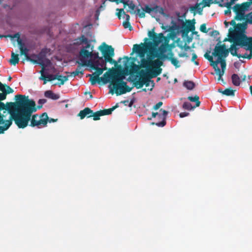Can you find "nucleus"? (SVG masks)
<instances>
[{
    "label": "nucleus",
    "instance_id": "obj_1",
    "mask_svg": "<svg viewBox=\"0 0 252 252\" xmlns=\"http://www.w3.org/2000/svg\"><path fill=\"white\" fill-rule=\"evenodd\" d=\"M125 65V70L118 72L117 71L113 81H111L109 87L112 94L115 93L117 95L130 92L132 87L127 85L126 82L124 81L125 76L128 74L129 65Z\"/></svg>",
    "mask_w": 252,
    "mask_h": 252
},
{
    "label": "nucleus",
    "instance_id": "obj_2",
    "mask_svg": "<svg viewBox=\"0 0 252 252\" xmlns=\"http://www.w3.org/2000/svg\"><path fill=\"white\" fill-rule=\"evenodd\" d=\"M8 113L10 114L9 119L7 120L4 119V123L0 125V134L4 133V131L10 127L13 120L19 128H24L28 126L31 114L14 113L11 108L8 109Z\"/></svg>",
    "mask_w": 252,
    "mask_h": 252
},
{
    "label": "nucleus",
    "instance_id": "obj_3",
    "mask_svg": "<svg viewBox=\"0 0 252 252\" xmlns=\"http://www.w3.org/2000/svg\"><path fill=\"white\" fill-rule=\"evenodd\" d=\"M247 20L245 22L238 24L234 29L230 28L228 40L236 45H245V41L250 39V37H248L244 33L247 28ZM226 40L227 39L225 38L224 41Z\"/></svg>",
    "mask_w": 252,
    "mask_h": 252
},
{
    "label": "nucleus",
    "instance_id": "obj_4",
    "mask_svg": "<svg viewBox=\"0 0 252 252\" xmlns=\"http://www.w3.org/2000/svg\"><path fill=\"white\" fill-rule=\"evenodd\" d=\"M99 50L102 53L103 57H101L99 59L96 61H89V63L91 64L101 67L106 66V63H109L111 64H114L117 66V62L112 59L114 56V49L111 46L106 44L103 42L101 46L99 47Z\"/></svg>",
    "mask_w": 252,
    "mask_h": 252
},
{
    "label": "nucleus",
    "instance_id": "obj_5",
    "mask_svg": "<svg viewBox=\"0 0 252 252\" xmlns=\"http://www.w3.org/2000/svg\"><path fill=\"white\" fill-rule=\"evenodd\" d=\"M153 59L151 55L147 59L142 58L140 65L142 68H147V73L151 72V77H156L161 73L162 68L160 66L162 65L163 63L159 59L155 60H153Z\"/></svg>",
    "mask_w": 252,
    "mask_h": 252
},
{
    "label": "nucleus",
    "instance_id": "obj_6",
    "mask_svg": "<svg viewBox=\"0 0 252 252\" xmlns=\"http://www.w3.org/2000/svg\"><path fill=\"white\" fill-rule=\"evenodd\" d=\"M148 40V38H145L144 40L145 41L144 43H142L141 45L135 44L133 46L135 52L138 53L141 58H143L145 53L147 52H149L150 55H151V52H153V50H155L153 41H149L147 42Z\"/></svg>",
    "mask_w": 252,
    "mask_h": 252
},
{
    "label": "nucleus",
    "instance_id": "obj_7",
    "mask_svg": "<svg viewBox=\"0 0 252 252\" xmlns=\"http://www.w3.org/2000/svg\"><path fill=\"white\" fill-rule=\"evenodd\" d=\"M148 36L150 39L153 40L154 46H158L160 43L161 44L169 46V38L168 37L164 36L163 33L157 34L155 32V28L151 31L148 32Z\"/></svg>",
    "mask_w": 252,
    "mask_h": 252
},
{
    "label": "nucleus",
    "instance_id": "obj_8",
    "mask_svg": "<svg viewBox=\"0 0 252 252\" xmlns=\"http://www.w3.org/2000/svg\"><path fill=\"white\" fill-rule=\"evenodd\" d=\"M48 120V116L46 113H43L40 117L37 114L32 115L31 118L30 126L32 127L37 126L39 128L41 126H46Z\"/></svg>",
    "mask_w": 252,
    "mask_h": 252
},
{
    "label": "nucleus",
    "instance_id": "obj_9",
    "mask_svg": "<svg viewBox=\"0 0 252 252\" xmlns=\"http://www.w3.org/2000/svg\"><path fill=\"white\" fill-rule=\"evenodd\" d=\"M224 59H217L215 61V63L212 64V66L215 69L216 74L219 75L218 80H221L223 83H225L223 79L221 78V77L223 75L226 68V63Z\"/></svg>",
    "mask_w": 252,
    "mask_h": 252
},
{
    "label": "nucleus",
    "instance_id": "obj_10",
    "mask_svg": "<svg viewBox=\"0 0 252 252\" xmlns=\"http://www.w3.org/2000/svg\"><path fill=\"white\" fill-rule=\"evenodd\" d=\"M93 48L94 47L92 46L90 52L87 50V48H85V47L82 48L80 51L79 54L80 61H76V63L82 66L87 65L88 64L87 59L92 57Z\"/></svg>",
    "mask_w": 252,
    "mask_h": 252
},
{
    "label": "nucleus",
    "instance_id": "obj_11",
    "mask_svg": "<svg viewBox=\"0 0 252 252\" xmlns=\"http://www.w3.org/2000/svg\"><path fill=\"white\" fill-rule=\"evenodd\" d=\"M220 43V41L215 46L212 55L214 57H217L218 59L225 58L228 55L229 51L226 48L224 44L219 45Z\"/></svg>",
    "mask_w": 252,
    "mask_h": 252
},
{
    "label": "nucleus",
    "instance_id": "obj_12",
    "mask_svg": "<svg viewBox=\"0 0 252 252\" xmlns=\"http://www.w3.org/2000/svg\"><path fill=\"white\" fill-rule=\"evenodd\" d=\"M169 48V46L161 44L158 48L159 53H158V52H154V50H153V52H151V56L152 57V59H154L156 57H158L160 59H165V58H168V56L165 55V53L167 51Z\"/></svg>",
    "mask_w": 252,
    "mask_h": 252
},
{
    "label": "nucleus",
    "instance_id": "obj_13",
    "mask_svg": "<svg viewBox=\"0 0 252 252\" xmlns=\"http://www.w3.org/2000/svg\"><path fill=\"white\" fill-rule=\"evenodd\" d=\"M116 72L117 70L114 68H109V70L103 74V77H100L102 83L106 84L109 82L110 83L111 81H113Z\"/></svg>",
    "mask_w": 252,
    "mask_h": 252
},
{
    "label": "nucleus",
    "instance_id": "obj_14",
    "mask_svg": "<svg viewBox=\"0 0 252 252\" xmlns=\"http://www.w3.org/2000/svg\"><path fill=\"white\" fill-rule=\"evenodd\" d=\"M32 56L37 58V60L31 59L30 62L33 63L39 64L41 66L42 69H45L47 66L51 63V61L49 59H46L44 60L42 57L36 55H32Z\"/></svg>",
    "mask_w": 252,
    "mask_h": 252
},
{
    "label": "nucleus",
    "instance_id": "obj_15",
    "mask_svg": "<svg viewBox=\"0 0 252 252\" xmlns=\"http://www.w3.org/2000/svg\"><path fill=\"white\" fill-rule=\"evenodd\" d=\"M69 76V75L62 76L61 75H59V74H49L47 76V81H51L52 80L57 79L60 81V85H63L64 82L68 80Z\"/></svg>",
    "mask_w": 252,
    "mask_h": 252
},
{
    "label": "nucleus",
    "instance_id": "obj_16",
    "mask_svg": "<svg viewBox=\"0 0 252 252\" xmlns=\"http://www.w3.org/2000/svg\"><path fill=\"white\" fill-rule=\"evenodd\" d=\"M124 59L126 60V62L125 64H126L129 60L131 59V58H129L127 56H126L124 57ZM132 60L133 61L130 64V68L128 70L129 74H132L133 73H139L140 75L141 74L140 73L142 72L143 71H141L140 72H139V69L141 68V66L140 65H137L134 63V62L135 61V59L134 58H132Z\"/></svg>",
    "mask_w": 252,
    "mask_h": 252
},
{
    "label": "nucleus",
    "instance_id": "obj_17",
    "mask_svg": "<svg viewBox=\"0 0 252 252\" xmlns=\"http://www.w3.org/2000/svg\"><path fill=\"white\" fill-rule=\"evenodd\" d=\"M159 7L156 6L154 7H150L149 5H146L144 8L143 9L142 11H141L140 9L137 8L136 9V14L139 16V17L141 18H144L145 17V12L148 13H150L153 11H157V9Z\"/></svg>",
    "mask_w": 252,
    "mask_h": 252
},
{
    "label": "nucleus",
    "instance_id": "obj_18",
    "mask_svg": "<svg viewBox=\"0 0 252 252\" xmlns=\"http://www.w3.org/2000/svg\"><path fill=\"white\" fill-rule=\"evenodd\" d=\"M233 9L236 14L235 16V19L237 21H241L245 19V12L239 4H236L233 7Z\"/></svg>",
    "mask_w": 252,
    "mask_h": 252
},
{
    "label": "nucleus",
    "instance_id": "obj_19",
    "mask_svg": "<svg viewBox=\"0 0 252 252\" xmlns=\"http://www.w3.org/2000/svg\"><path fill=\"white\" fill-rule=\"evenodd\" d=\"M83 43L86 44L85 48H89L91 44L89 43L88 39L84 35H82L80 37L76 38L73 41V45H80Z\"/></svg>",
    "mask_w": 252,
    "mask_h": 252
},
{
    "label": "nucleus",
    "instance_id": "obj_20",
    "mask_svg": "<svg viewBox=\"0 0 252 252\" xmlns=\"http://www.w3.org/2000/svg\"><path fill=\"white\" fill-rule=\"evenodd\" d=\"M151 72L147 73V74L143 73L142 74H140V76L143 81V84L146 87H148L151 82L154 84V81L151 80V79L153 77H151Z\"/></svg>",
    "mask_w": 252,
    "mask_h": 252
},
{
    "label": "nucleus",
    "instance_id": "obj_21",
    "mask_svg": "<svg viewBox=\"0 0 252 252\" xmlns=\"http://www.w3.org/2000/svg\"><path fill=\"white\" fill-rule=\"evenodd\" d=\"M92 114H93V110L89 107H86L83 110L80 111L78 114V116L80 117V119L82 120L84 119L85 117L91 118Z\"/></svg>",
    "mask_w": 252,
    "mask_h": 252
},
{
    "label": "nucleus",
    "instance_id": "obj_22",
    "mask_svg": "<svg viewBox=\"0 0 252 252\" xmlns=\"http://www.w3.org/2000/svg\"><path fill=\"white\" fill-rule=\"evenodd\" d=\"M246 43L245 45H240L241 47H247V49L250 51V55H248L247 54L243 55L246 57L245 59H251L252 57V37H250V39L247 41H245Z\"/></svg>",
    "mask_w": 252,
    "mask_h": 252
},
{
    "label": "nucleus",
    "instance_id": "obj_23",
    "mask_svg": "<svg viewBox=\"0 0 252 252\" xmlns=\"http://www.w3.org/2000/svg\"><path fill=\"white\" fill-rule=\"evenodd\" d=\"M29 100L33 101V102L34 103V107H33V110H33V111H32V112L31 113V114L30 115V120L31 116H32V114L33 113L36 112L37 109H41L42 107L43 104L46 102V100L45 99H40L38 101V105L37 106V107H36L35 102V101L33 100L30 99H29Z\"/></svg>",
    "mask_w": 252,
    "mask_h": 252
},
{
    "label": "nucleus",
    "instance_id": "obj_24",
    "mask_svg": "<svg viewBox=\"0 0 252 252\" xmlns=\"http://www.w3.org/2000/svg\"><path fill=\"white\" fill-rule=\"evenodd\" d=\"M194 22L193 24H190L189 26H187L185 24H184L183 26V30L182 33L183 34H187L189 31H192L195 29L194 26V21L195 20H193Z\"/></svg>",
    "mask_w": 252,
    "mask_h": 252
},
{
    "label": "nucleus",
    "instance_id": "obj_25",
    "mask_svg": "<svg viewBox=\"0 0 252 252\" xmlns=\"http://www.w3.org/2000/svg\"><path fill=\"white\" fill-rule=\"evenodd\" d=\"M90 64L91 67L94 69L95 70V72L94 73V74L96 75L98 77H99V75H101L103 73V72L107 69V67L105 66V67H99L98 66H95L94 65Z\"/></svg>",
    "mask_w": 252,
    "mask_h": 252
},
{
    "label": "nucleus",
    "instance_id": "obj_26",
    "mask_svg": "<svg viewBox=\"0 0 252 252\" xmlns=\"http://www.w3.org/2000/svg\"><path fill=\"white\" fill-rule=\"evenodd\" d=\"M235 45H236L233 43V45H231V47L229 48V51L231 54L233 56L237 57L238 58H243L244 59H245L246 57L245 56H243L237 53V50L238 49L236 47Z\"/></svg>",
    "mask_w": 252,
    "mask_h": 252
},
{
    "label": "nucleus",
    "instance_id": "obj_27",
    "mask_svg": "<svg viewBox=\"0 0 252 252\" xmlns=\"http://www.w3.org/2000/svg\"><path fill=\"white\" fill-rule=\"evenodd\" d=\"M218 92L226 96H234L235 90H232L231 88H229L225 89L224 91L221 89H219Z\"/></svg>",
    "mask_w": 252,
    "mask_h": 252
},
{
    "label": "nucleus",
    "instance_id": "obj_28",
    "mask_svg": "<svg viewBox=\"0 0 252 252\" xmlns=\"http://www.w3.org/2000/svg\"><path fill=\"white\" fill-rule=\"evenodd\" d=\"M44 95L47 98H51L53 100H57L59 98L60 96L58 94L54 93L51 91H47L44 93Z\"/></svg>",
    "mask_w": 252,
    "mask_h": 252
},
{
    "label": "nucleus",
    "instance_id": "obj_29",
    "mask_svg": "<svg viewBox=\"0 0 252 252\" xmlns=\"http://www.w3.org/2000/svg\"><path fill=\"white\" fill-rule=\"evenodd\" d=\"M11 58L9 61V62L12 65H15L19 62V55L15 54L13 52L11 53Z\"/></svg>",
    "mask_w": 252,
    "mask_h": 252
},
{
    "label": "nucleus",
    "instance_id": "obj_30",
    "mask_svg": "<svg viewBox=\"0 0 252 252\" xmlns=\"http://www.w3.org/2000/svg\"><path fill=\"white\" fill-rule=\"evenodd\" d=\"M160 112H161V113L158 114V119L161 120V122H163V120H164V122H166V120L168 114V112L162 109H160Z\"/></svg>",
    "mask_w": 252,
    "mask_h": 252
},
{
    "label": "nucleus",
    "instance_id": "obj_31",
    "mask_svg": "<svg viewBox=\"0 0 252 252\" xmlns=\"http://www.w3.org/2000/svg\"><path fill=\"white\" fill-rule=\"evenodd\" d=\"M20 50L21 55H24L28 61H30L32 58L28 55L29 50L27 47L24 46L22 48H20Z\"/></svg>",
    "mask_w": 252,
    "mask_h": 252
},
{
    "label": "nucleus",
    "instance_id": "obj_32",
    "mask_svg": "<svg viewBox=\"0 0 252 252\" xmlns=\"http://www.w3.org/2000/svg\"><path fill=\"white\" fill-rule=\"evenodd\" d=\"M232 82L234 85L236 86H239L241 83L240 79L239 76L236 74H233L231 76Z\"/></svg>",
    "mask_w": 252,
    "mask_h": 252
},
{
    "label": "nucleus",
    "instance_id": "obj_33",
    "mask_svg": "<svg viewBox=\"0 0 252 252\" xmlns=\"http://www.w3.org/2000/svg\"><path fill=\"white\" fill-rule=\"evenodd\" d=\"M129 81H132L133 87L137 89H140L144 85L141 76L138 80H130Z\"/></svg>",
    "mask_w": 252,
    "mask_h": 252
},
{
    "label": "nucleus",
    "instance_id": "obj_34",
    "mask_svg": "<svg viewBox=\"0 0 252 252\" xmlns=\"http://www.w3.org/2000/svg\"><path fill=\"white\" fill-rule=\"evenodd\" d=\"M188 99L190 101L195 102L196 104H195V106H196V107H199L200 106V101L199 100V97L198 95H195L193 97L191 96H189L188 97Z\"/></svg>",
    "mask_w": 252,
    "mask_h": 252
},
{
    "label": "nucleus",
    "instance_id": "obj_35",
    "mask_svg": "<svg viewBox=\"0 0 252 252\" xmlns=\"http://www.w3.org/2000/svg\"><path fill=\"white\" fill-rule=\"evenodd\" d=\"M118 107V105L113 106L112 108L109 109H105L103 110H101V112H102V116L107 115L111 114L113 111H114L116 108Z\"/></svg>",
    "mask_w": 252,
    "mask_h": 252
},
{
    "label": "nucleus",
    "instance_id": "obj_36",
    "mask_svg": "<svg viewBox=\"0 0 252 252\" xmlns=\"http://www.w3.org/2000/svg\"><path fill=\"white\" fill-rule=\"evenodd\" d=\"M183 85L184 87L189 90H192L195 87V84L191 81H185Z\"/></svg>",
    "mask_w": 252,
    "mask_h": 252
},
{
    "label": "nucleus",
    "instance_id": "obj_37",
    "mask_svg": "<svg viewBox=\"0 0 252 252\" xmlns=\"http://www.w3.org/2000/svg\"><path fill=\"white\" fill-rule=\"evenodd\" d=\"M90 81L92 85H94L96 83L99 84L101 82V80L100 77L94 75L92 78H90Z\"/></svg>",
    "mask_w": 252,
    "mask_h": 252
},
{
    "label": "nucleus",
    "instance_id": "obj_38",
    "mask_svg": "<svg viewBox=\"0 0 252 252\" xmlns=\"http://www.w3.org/2000/svg\"><path fill=\"white\" fill-rule=\"evenodd\" d=\"M102 116V112L101 110L98 111L96 112H93L91 115V117H93L94 121H97L100 120V117Z\"/></svg>",
    "mask_w": 252,
    "mask_h": 252
},
{
    "label": "nucleus",
    "instance_id": "obj_39",
    "mask_svg": "<svg viewBox=\"0 0 252 252\" xmlns=\"http://www.w3.org/2000/svg\"><path fill=\"white\" fill-rule=\"evenodd\" d=\"M79 65L78 66L77 68H76V69L74 71H73L72 72L70 73V76H77L80 73H81V74H83V71H81L80 69H81V65L79 64Z\"/></svg>",
    "mask_w": 252,
    "mask_h": 252
},
{
    "label": "nucleus",
    "instance_id": "obj_40",
    "mask_svg": "<svg viewBox=\"0 0 252 252\" xmlns=\"http://www.w3.org/2000/svg\"><path fill=\"white\" fill-rule=\"evenodd\" d=\"M128 7L130 9V12L131 13H136V9L135 5L133 3L132 1H129L128 2Z\"/></svg>",
    "mask_w": 252,
    "mask_h": 252
},
{
    "label": "nucleus",
    "instance_id": "obj_41",
    "mask_svg": "<svg viewBox=\"0 0 252 252\" xmlns=\"http://www.w3.org/2000/svg\"><path fill=\"white\" fill-rule=\"evenodd\" d=\"M196 106H192L191 104L189 102H185L183 104V108L184 109L191 110L195 108Z\"/></svg>",
    "mask_w": 252,
    "mask_h": 252
},
{
    "label": "nucleus",
    "instance_id": "obj_42",
    "mask_svg": "<svg viewBox=\"0 0 252 252\" xmlns=\"http://www.w3.org/2000/svg\"><path fill=\"white\" fill-rule=\"evenodd\" d=\"M210 53V51H208L204 54V56L210 62V65L212 66V64L215 63V61L213 60V56L209 55Z\"/></svg>",
    "mask_w": 252,
    "mask_h": 252
},
{
    "label": "nucleus",
    "instance_id": "obj_43",
    "mask_svg": "<svg viewBox=\"0 0 252 252\" xmlns=\"http://www.w3.org/2000/svg\"><path fill=\"white\" fill-rule=\"evenodd\" d=\"M45 69H41L40 71V73H41V76L39 77L40 80H44L43 84H46L47 82V76H46L44 73Z\"/></svg>",
    "mask_w": 252,
    "mask_h": 252
},
{
    "label": "nucleus",
    "instance_id": "obj_44",
    "mask_svg": "<svg viewBox=\"0 0 252 252\" xmlns=\"http://www.w3.org/2000/svg\"><path fill=\"white\" fill-rule=\"evenodd\" d=\"M123 25L125 29H128L130 31L132 30V27L130 25L129 20L125 21L123 23Z\"/></svg>",
    "mask_w": 252,
    "mask_h": 252
},
{
    "label": "nucleus",
    "instance_id": "obj_45",
    "mask_svg": "<svg viewBox=\"0 0 252 252\" xmlns=\"http://www.w3.org/2000/svg\"><path fill=\"white\" fill-rule=\"evenodd\" d=\"M196 9L198 10L199 14H202L203 7L201 8L199 7V4H197L195 6H192L190 7V10L191 11L195 10Z\"/></svg>",
    "mask_w": 252,
    "mask_h": 252
},
{
    "label": "nucleus",
    "instance_id": "obj_46",
    "mask_svg": "<svg viewBox=\"0 0 252 252\" xmlns=\"http://www.w3.org/2000/svg\"><path fill=\"white\" fill-rule=\"evenodd\" d=\"M171 63L174 65L176 68L179 67L180 65L179 63V61L176 58H171L170 60Z\"/></svg>",
    "mask_w": 252,
    "mask_h": 252
},
{
    "label": "nucleus",
    "instance_id": "obj_47",
    "mask_svg": "<svg viewBox=\"0 0 252 252\" xmlns=\"http://www.w3.org/2000/svg\"><path fill=\"white\" fill-rule=\"evenodd\" d=\"M251 4V3L250 2H245L240 4V5L242 6L243 10L245 11L248 9Z\"/></svg>",
    "mask_w": 252,
    "mask_h": 252
},
{
    "label": "nucleus",
    "instance_id": "obj_48",
    "mask_svg": "<svg viewBox=\"0 0 252 252\" xmlns=\"http://www.w3.org/2000/svg\"><path fill=\"white\" fill-rule=\"evenodd\" d=\"M166 123L164 122V120H163V122H158V123L152 122V123H151V124L152 125H156L159 127H163L164 126H165Z\"/></svg>",
    "mask_w": 252,
    "mask_h": 252
},
{
    "label": "nucleus",
    "instance_id": "obj_49",
    "mask_svg": "<svg viewBox=\"0 0 252 252\" xmlns=\"http://www.w3.org/2000/svg\"><path fill=\"white\" fill-rule=\"evenodd\" d=\"M200 30L203 33H207L208 32V30L206 29V24H203L200 26Z\"/></svg>",
    "mask_w": 252,
    "mask_h": 252
},
{
    "label": "nucleus",
    "instance_id": "obj_50",
    "mask_svg": "<svg viewBox=\"0 0 252 252\" xmlns=\"http://www.w3.org/2000/svg\"><path fill=\"white\" fill-rule=\"evenodd\" d=\"M117 10L119 11V12L117 13V15L118 18L119 19H120L121 18V16H122V14L124 13V10L123 8H121V9L118 8V9H117Z\"/></svg>",
    "mask_w": 252,
    "mask_h": 252
},
{
    "label": "nucleus",
    "instance_id": "obj_51",
    "mask_svg": "<svg viewBox=\"0 0 252 252\" xmlns=\"http://www.w3.org/2000/svg\"><path fill=\"white\" fill-rule=\"evenodd\" d=\"M163 104L162 102L159 101L154 106L153 109L155 110L158 109Z\"/></svg>",
    "mask_w": 252,
    "mask_h": 252
},
{
    "label": "nucleus",
    "instance_id": "obj_52",
    "mask_svg": "<svg viewBox=\"0 0 252 252\" xmlns=\"http://www.w3.org/2000/svg\"><path fill=\"white\" fill-rule=\"evenodd\" d=\"M227 2L223 3V7H226L227 9H231V5L233 3H231V1L228 2V0H226Z\"/></svg>",
    "mask_w": 252,
    "mask_h": 252
},
{
    "label": "nucleus",
    "instance_id": "obj_53",
    "mask_svg": "<svg viewBox=\"0 0 252 252\" xmlns=\"http://www.w3.org/2000/svg\"><path fill=\"white\" fill-rule=\"evenodd\" d=\"M197 58V55H196V54L195 53H193L192 55V59H191V61L192 62H193L194 64H196V65H198L199 64V63L198 62H196V61H194V60L195 59H196Z\"/></svg>",
    "mask_w": 252,
    "mask_h": 252
},
{
    "label": "nucleus",
    "instance_id": "obj_54",
    "mask_svg": "<svg viewBox=\"0 0 252 252\" xmlns=\"http://www.w3.org/2000/svg\"><path fill=\"white\" fill-rule=\"evenodd\" d=\"M247 22L250 24H252V12L250 13L247 15Z\"/></svg>",
    "mask_w": 252,
    "mask_h": 252
},
{
    "label": "nucleus",
    "instance_id": "obj_55",
    "mask_svg": "<svg viewBox=\"0 0 252 252\" xmlns=\"http://www.w3.org/2000/svg\"><path fill=\"white\" fill-rule=\"evenodd\" d=\"M6 87L7 90H5V93H6V94H10V93H12L14 92L12 88H11L9 86L7 85V86H6Z\"/></svg>",
    "mask_w": 252,
    "mask_h": 252
},
{
    "label": "nucleus",
    "instance_id": "obj_56",
    "mask_svg": "<svg viewBox=\"0 0 252 252\" xmlns=\"http://www.w3.org/2000/svg\"><path fill=\"white\" fill-rule=\"evenodd\" d=\"M169 52L168 54V58H166V59L170 60L171 58H174V54L171 51V49H169Z\"/></svg>",
    "mask_w": 252,
    "mask_h": 252
},
{
    "label": "nucleus",
    "instance_id": "obj_57",
    "mask_svg": "<svg viewBox=\"0 0 252 252\" xmlns=\"http://www.w3.org/2000/svg\"><path fill=\"white\" fill-rule=\"evenodd\" d=\"M17 43L19 45V48H23L24 46H25L24 43L22 42V40L20 39H17Z\"/></svg>",
    "mask_w": 252,
    "mask_h": 252
},
{
    "label": "nucleus",
    "instance_id": "obj_58",
    "mask_svg": "<svg viewBox=\"0 0 252 252\" xmlns=\"http://www.w3.org/2000/svg\"><path fill=\"white\" fill-rule=\"evenodd\" d=\"M223 1L224 0H216L214 1V3L218 4L220 6L223 7V5L224 3H223Z\"/></svg>",
    "mask_w": 252,
    "mask_h": 252
},
{
    "label": "nucleus",
    "instance_id": "obj_59",
    "mask_svg": "<svg viewBox=\"0 0 252 252\" xmlns=\"http://www.w3.org/2000/svg\"><path fill=\"white\" fill-rule=\"evenodd\" d=\"M92 57H93L94 58V61H96V60L99 59V58H100L98 56V52H97V53H93V55H92Z\"/></svg>",
    "mask_w": 252,
    "mask_h": 252
},
{
    "label": "nucleus",
    "instance_id": "obj_60",
    "mask_svg": "<svg viewBox=\"0 0 252 252\" xmlns=\"http://www.w3.org/2000/svg\"><path fill=\"white\" fill-rule=\"evenodd\" d=\"M6 85H3L1 83L0 84V91L2 92H5V88H6Z\"/></svg>",
    "mask_w": 252,
    "mask_h": 252
},
{
    "label": "nucleus",
    "instance_id": "obj_61",
    "mask_svg": "<svg viewBox=\"0 0 252 252\" xmlns=\"http://www.w3.org/2000/svg\"><path fill=\"white\" fill-rule=\"evenodd\" d=\"M123 18L125 19V21L129 20L130 16L129 15L126 14L125 11H124Z\"/></svg>",
    "mask_w": 252,
    "mask_h": 252
},
{
    "label": "nucleus",
    "instance_id": "obj_62",
    "mask_svg": "<svg viewBox=\"0 0 252 252\" xmlns=\"http://www.w3.org/2000/svg\"><path fill=\"white\" fill-rule=\"evenodd\" d=\"M204 2V6H210L212 0H203Z\"/></svg>",
    "mask_w": 252,
    "mask_h": 252
},
{
    "label": "nucleus",
    "instance_id": "obj_63",
    "mask_svg": "<svg viewBox=\"0 0 252 252\" xmlns=\"http://www.w3.org/2000/svg\"><path fill=\"white\" fill-rule=\"evenodd\" d=\"M189 115V113L188 112H182L180 114L179 116L181 118H184L188 116Z\"/></svg>",
    "mask_w": 252,
    "mask_h": 252
},
{
    "label": "nucleus",
    "instance_id": "obj_64",
    "mask_svg": "<svg viewBox=\"0 0 252 252\" xmlns=\"http://www.w3.org/2000/svg\"><path fill=\"white\" fill-rule=\"evenodd\" d=\"M235 20H236V19H235V18L231 20V21L230 22V24L232 26H233L234 27V29L235 28V27L237 26V24H236V22H235Z\"/></svg>",
    "mask_w": 252,
    "mask_h": 252
}]
</instances>
